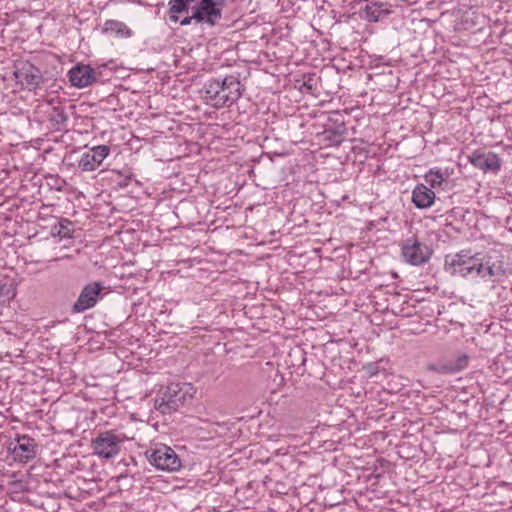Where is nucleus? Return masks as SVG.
Wrapping results in <instances>:
<instances>
[{
	"mask_svg": "<svg viewBox=\"0 0 512 512\" xmlns=\"http://www.w3.org/2000/svg\"><path fill=\"white\" fill-rule=\"evenodd\" d=\"M469 356L466 353L458 354L454 359L444 361V366L440 368L444 374H454L462 371L468 366Z\"/></svg>",
	"mask_w": 512,
	"mask_h": 512,
	"instance_id": "f3484780",
	"label": "nucleus"
},
{
	"mask_svg": "<svg viewBox=\"0 0 512 512\" xmlns=\"http://www.w3.org/2000/svg\"><path fill=\"white\" fill-rule=\"evenodd\" d=\"M110 147L107 145H98L84 152L78 162V167L85 172L96 170L110 154Z\"/></svg>",
	"mask_w": 512,
	"mask_h": 512,
	"instance_id": "9b49d317",
	"label": "nucleus"
},
{
	"mask_svg": "<svg viewBox=\"0 0 512 512\" xmlns=\"http://www.w3.org/2000/svg\"><path fill=\"white\" fill-rule=\"evenodd\" d=\"M365 14V18L370 22H377L384 13L382 9V4L378 3H370L367 4L363 10Z\"/></svg>",
	"mask_w": 512,
	"mask_h": 512,
	"instance_id": "6ab92c4d",
	"label": "nucleus"
},
{
	"mask_svg": "<svg viewBox=\"0 0 512 512\" xmlns=\"http://www.w3.org/2000/svg\"><path fill=\"white\" fill-rule=\"evenodd\" d=\"M69 224H70L69 221H66V224L61 222L59 224V229L57 230V235L60 236L61 238H70L71 237V231L68 228Z\"/></svg>",
	"mask_w": 512,
	"mask_h": 512,
	"instance_id": "5701e85b",
	"label": "nucleus"
},
{
	"mask_svg": "<svg viewBox=\"0 0 512 512\" xmlns=\"http://www.w3.org/2000/svg\"><path fill=\"white\" fill-rule=\"evenodd\" d=\"M224 0H196L191 6L195 23L208 27L216 26L223 17Z\"/></svg>",
	"mask_w": 512,
	"mask_h": 512,
	"instance_id": "20e7f679",
	"label": "nucleus"
},
{
	"mask_svg": "<svg viewBox=\"0 0 512 512\" xmlns=\"http://www.w3.org/2000/svg\"><path fill=\"white\" fill-rule=\"evenodd\" d=\"M313 82V78L311 76H309L307 78V80L304 81L303 83V86L308 90V91H312L313 88H314V84L312 83Z\"/></svg>",
	"mask_w": 512,
	"mask_h": 512,
	"instance_id": "393cba45",
	"label": "nucleus"
},
{
	"mask_svg": "<svg viewBox=\"0 0 512 512\" xmlns=\"http://www.w3.org/2000/svg\"><path fill=\"white\" fill-rule=\"evenodd\" d=\"M196 2V0H169V19L171 22L179 21V14L187 13L190 9V5Z\"/></svg>",
	"mask_w": 512,
	"mask_h": 512,
	"instance_id": "a211bd4d",
	"label": "nucleus"
},
{
	"mask_svg": "<svg viewBox=\"0 0 512 512\" xmlns=\"http://www.w3.org/2000/svg\"><path fill=\"white\" fill-rule=\"evenodd\" d=\"M5 289H6L5 286L0 287V295L5 294V291H4Z\"/></svg>",
	"mask_w": 512,
	"mask_h": 512,
	"instance_id": "cd10ccee",
	"label": "nucleus"
},
{
	"mask_svg": "<svg viewBox=\"0 0 512 512\" xmlns=\"http://www.w3.org/2000/svg\"><path fill=\"white\" fill-rule=\"evenodd\" d=\"M244 86L238 77L229 75L220 79L208 80L203 87V98L212 107H230L242 96Z\"/></svg>",
	"mask_w": 512,
	"mask_h": 512,
	"instance_id": "f257e3e1",
	"label": "nucleus"
},
{
	"mask_svg": "<svg viewBox=\"0 0 512 512\" xmlns=\"http://www.w3.org/2000/svg\"><path fill=\"white\" fill-rule=\"evenodd\" d=\"M192 22H195V19L192 18V14L190 16H186L184 17L181 21H180V25L181 26H188L190 25Z\"/></svg>",
	"mask_w": 512,
	"mask_h": 512,
	"instance_id": "a878e982",
	"label": "nucleus"
},
{
	"mask_svg": "<svg viewBox=\"0 0 512 512\" xmlns=\"http://www.w3.org/2000/svg\"><path fill=\"white\" fill-rule=\"evenodd\" d=\"M195 392V387L190 383L172 382L158 390L154 408L163 415L174 413L190 402Z\"/></svg>",
	"mask_w": 512,
	"mask_h": 512,
	"instance_id": "f03ea898",
	"label": "nucleus"
},
{
	"mask_svg": "<svg viewBox=\"0 0 512 512\" xmlns=\"http://www.w3.org/2000/svg\"><path fill=\"white\" fill-rule=\"evenodd\" d=\"M149 463L158 470L175 472L181 466V460L177 453L169 446L160 445L145 452Z\"/></svg>",
	"mask_w": 512,
	"mask_h": 512,
	"instance_id": "39448f33",
	"label": "nucleus"
},
{
	"mask_svg": "<svg viewBox=\"0 0 512 512\" xmlns=\"http://www.w3.org/2000/svg\"><path fill=\"white\" fill-rule=\"evenodd\" d=\"M435 192L424 184H418L412 191V202L418 209H426L433 205Z\"/></svg>",
	"mask_w": 512,
	"mask_h": 512,
	"instance_id": "dca6fc26",
	"label": "nucleus"
},
{
	"mask_svg": "<svg viewBox=\"0 0 512 512\" xmlns=\"http://www.w3.org/2000/svg\"><path fill=\"white\" fill-rule=\"evenodd\" d=\"M432 254V248L415 237L408 238L401 244V255L404 261L412 266L428 263Z\"/></svg>",
	"mask_w": 512,
	"mask_h": 512,
	"instance_id": "423d86ee",
	"label": "nucleus"
},
{
	"mask_svg": "<svg viewBox=\"0 0 512 512\" xmlns=\"http://www.w3.org/2000/svg\"><path fill=\"white\" fill-rule=\"evenodd\" d=\"M469 162L483 172L497 173L501 168V159L495 152L482 149L474 150L468 156Z\"/></svg>",
	"mask_w": 512,
	"mask_h": 512,
	"instance_id": "9d476101",
	"label": "nucleus"
},
{
	"mask_svg": "<svg viewBox=\"0 0 512 512\" xmlns=\"http://www.w3.org/2000/svg\"><path fill=\"white\" fill-rule=\"evenodd\" d=\"M425 181L430 184L431 187L435 188L441 186L444 181V175L441 169L433 168L430 169L425 175Z\"/></svg>",
	"mask_w": 512,
	"mask_h": 512,
	"instance_id": "aec40b11",
	"label": "nucleus"
},
{
	"mask_svg": "<svg viewBox=\"0 0 512 512\" xmlns=\"http://www.w3.org/2000/svg\"><path fill=\"white\" fill-rule=\"evenodd\" d=\"M68 78L73 87L85 88L96 82L97 73L90 65L79 63L69 70Z\"/></svg>",
	"mask_w": 512,
	"mask_h": 512,
	"instance_id": "f8f14e48",
	"label": "nucleus"
},
{
	"mask_svg": "<svg viewBox=\"0 0 512 512\" xmlns=\"http://www.w3.org/2000/svg\"><path fill=\"white\" fill-rule=\"evenodd\" d=\"M51 120L58 126H65L68 120L67 114L61 108H54L51 114Z\"/></svg>",
	"mask_w": 512,
	"mask_h": 512,
	"instance_id": "4be33fe9",
	"label": "nucleus"
},
{
	"mask_svg": "<svg viewBox=\"0 0 512 512\" xmlns=\"http://www.w3.org/2000/svg\"><path fill=\"white\" fill-rule=\"evenodd\" d=\"M131 181V176L124 177L121 181L118 182V185L122 188L127 187Z\"/></svg>",
	"mask_w": 512,
	"mask_h": 512,
	"instance_id": "bb28decb",
	"label": "nucleus"
},
{
	"mask_svg": "<svg viewBox=\"0 0 512 512\" xmlns=\"http://www.w3.org/2000/svg\"><path fill=\"white\" fill-rule=\"evenodd\" d=\"M17 83L28 90H36L43 83V75L38 67L30 62H23L14 72Z\"/></svg>",
	"mask_w": 512,
	"mask_h": 512,
	"instance_id": "1a4fd4ad",
	"label": "nucleus"
},
{
	"mask_svg": "<svg viewBox=\"0 0 512 512\" xmlns=\"http://www.w3.org/2000/svg\"><path fill=\"white\" fill-rule=\"evenodd\" d=\"M103 289L104 284L100 281L86 284L82 288L77 300L72 305L71 313L80 314L94 308L103 297Z\"/></svg>",
	"mask_w": 512,
	"mask_h": 512,
	"instance_id": "6e6552de",
	"label": "nucleus"
},
{
	"mask_svg": "<svg viewBox=\"0 0 512 512\" xmlns=\"http://www.w3.org/2000/svg\"><path fill=\"white\" fill-rule=\"evenodd\" d=\"M125 28V25L117 20H107L104 23L103 30L105 32H113L116 34H119L122 32V30Z\"/></svg>",
	"mask_w": 512,
	"mask_h": 512,
	"instance_id": "412c9836",
	"label": "nucleus"
},
{
	"mask_svg": "<svg viewBox=\"0 0 512 512\" xmlns=\"http://www.w3.org/2000/svg\"><path fill=\"white\" fill-rule=\"evenodd\" d=\"M442 366H444V362H441V363H438V364H431V365L428 366V370L444 374L443 371L440 370V368Z\"/></svg>",
	"mask_w": 512,
	"mask_h": 512,
	"instance_id": "b1692460",
	"label": "nucleus"
},
{
	"mask_svg": "<svg viewBox=\"0 0 512 512\" xmlns=\"http://www.w3.org/2000/svg\"><path fill=\"white\" fill-rule=\"evenodd\" d=\"M34 439L28 435L19 436L17 444L13 447L14 455L22 462H28L36 455Z\"/></svg>",
	"mask_w": 512,
	"mask_h": 512,
	"instance_id": "4468645a",
	"label": "nucleus"
},
{
	"mask_svg": "<svg viewBox=\"0 0 512 512\" xmlns=\"http://www.w3.org/2000/svg\"><path fill=\"white\" fill-rule=\"evenodd\" d=\"M476 276H480L483 280L489 282H498L505 276V269L501 262H491L490 260L483 262Z\"/></svg>",
	"mask_w": 512,
	"mask_h": 512,
	"instance_id": "2eb2a0df",
	"label": "nucleus"
},
{
	"mask_svg": "<svg viewBox=\"0 0 512 512\" xmlns=\"http://www.w3.org/2000/svg\"><path fill=\"white\" fill-rule=\"evenodd\" d=\"M328 122L332 123L334 127H328L324 130L325 138L335 146H339L344 141L346 127L341 114L334 111L328 117Z\"/></svg>",
	"mask_w": 512,
	"mask_h": 512,
	"instance_id": "ddd939ff",
	"label": "nucleus"
},
{
	"mask_svg": "<svg viewBox=\"0 0 512 512\" xmlns=\"http://www.w3.org/2000/svg\"><path fill=\"white\" fill-rule=\"evenodd\" d=\"M123 439L114 431L100 432L91 443L93 453L100 458L111 459L119 454Z\"/></svg>",
	"mask_w": 512,
	"mask_h": 512,
	"instance_id": "0eeeda50",
	"label": "nucleus"
},
{
	"mask_svg": "<svg viewBox=\"0 0 512 512\" xmlns=\"http://www.w3.org/2000/svg\"><path fill=\"white\" fill-rule=\"evenodd\" d=\"M480 267L481 259L476 255H471L469 250L445 256L444 269L452 276L475 277Z\"/></svg>",
	"mask_w": 512,
	"mask_h": 512,
	"instance_id": "7ed1b4c3",
	"label": "nucleus"
}]
</instances>
